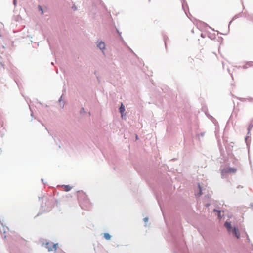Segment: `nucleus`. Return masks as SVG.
<instances>
[{"label":"nucleus","mask_w":253,"mask_h":253,"mask_svg":"<svg viewBox=\"0 0 253 253\" xmlns=\"http://www.w3.org/2000/svg\"><path fill=\"white\" fill-rule=\"evenodd\" d=\"M79 202L82 209L88 210L91 207V203L87 195L83 192H78Z\"/></svg>","instance_id":"1"},{"label":"nucleus","mask_w":253,"mask_h":253,"mask_svg":"<svg viewBox=\"0 0 253 253\" xmlns=\"http://www.w3.org/2000/svg\"><path fill=\"white\" fill-rule=\"evenodd\" d=\"M58 244H53V243L47 242L46 244V248L49 251H55L57 249Z\"/></svg>","instance_id":"2"},{"label":"nucleus","mask_w":253,"mask_h":253,"mask_svg":"<svg viewBox=\"0 0 253 253\" xmlns=\"http://www.w3.org/2000/svg\"><path fill=\"white\" fill-rule=\"evenodd\" d=\"M231 232L237 239H239L240 238V234L238 228L234 227V228H233L232 231Z\"/></svg>","instance_id":"3"},{"label":"nucleus","mask_w":253,"mask_h":253,"mask_svg":"<svg viewBox=\"0 0 253 253\" xmlns=\"http://www.w3.org/2000/svg\"><path fill=\"white\" fill-rule=\"evenodd\" d=\"M224 226L226 227L229 232H231L233 229L232 228L231 224L229 222H226L224 224Z\"/></svg>","instance_id":"4"},{"label":"nucleus","mask_w":253,"mask_h":253,"mask_svg":"<svg viewBox=\"0 0 253 253\" xmlns=\"http://www.w3.org/2000/svg\"><path fill=\"white\" fill-rule=\"evenodd\" d=\"M97 46L98 48H99L101 50L104 49L105 48V43L103 42H100L98 43L97 45Z\"/></svg>","instance_id":"5"},{"label":"nucleus","mask_w":253,"mask_h":253,"mask_svg":"<svg viewBox=\"0 0 253 253\" xmlns=\"http://www.w3.org/2000/svg\"><path fill=\"white\" fill-rule=\"evenodd\" d=\"M253 126V120L251 121L250 123L249 124V125L248 126V134L250 133Z\"/></svg>","instance_id":"6"},{"label":"nucleus","mask_w":253,"mask_h":253,"mask_svg":"<svg viewBox=\"0 0 253 253\" xmlns=\"http://www.w3.org/2000/svg\"><path fill=\"white\" fill-rule=\"evenodd\" d=\"M236 169L234 168H229L227 170L226 172L228 173H235L236 171Z\"/></svg>","instance_id":"7"},{"label":"nucleus","mask_w":253,"mask_h":253,"mask_svg":"<svg viewBox=\"0 0 253 253\" xmlns=\"http://www.w3.org/2000/svg\"><path fill=\"white\" fill-rule=\"evenodd\" d=\"M104 237L106 240H110L111 239L110 235L109 233H107L104 234Z\"/></svg>","instance_id":"8"},{"label":"nucleus","mask_w":253,"mask_h":253,"mask_svg":"<svg viewBox=\"0 0 253 253\" xmlns=\"http://www.w3.org/2000/svg\"><path fill=\"white\" fill-rule=\"evenodd\" d=\"M65 191H69L71 189V187L69 185L64 186Z\"/></svg>","instance_id":"9"},{"label":"nucleus","mask_w":253,"mask_h":253,"mask_svg":"<svg viewBox=\"0 0 253 253\" xmlns=\"http://www.w3.org/2000/svg\"><path fill=\"white\" fill-rule=\"evenodd\" d=\"M120 109V112L122 113L124 111H125V107L123 105V104H122L121 106L119 108Z\"/></svg>","instance_id":"10"},{"label":"nucleus","mask_w":253,"mask_h":253,"mask_svg":"<svg viewBox=\"0 0 253 253\" xmlns=\"http://www.w3.org/2000/svg\"><path fill=\"white\" fill-rule=\"evenodd\" d=\"M213 211H214V212H218V217H219V218H221V215H220V213H221V211H218V210H216V209H214V210H213Z\"/></svg>","instance_id":"11"},{"label":"nucleus","mask_w":253,"mask_h":253,"mask_svg":"<svg viewBox=\"0 0 253 253\" xmlns=\"http://www.w3.org/2000/svg\"><path fill=\"white\" fill-rule=\"evenodd\" d=\"M39 9L41 11V12L42 14L43 13V10H42V7L41 6H39Z\"/></svg>","instance_id":"12"},{"label":"nucleus","mask_w":253,"mask_h":253,"mask_svg":"<svg viewBox=\"0 0 253 253\" xmlns=\"http://www.w3.org/2000/svg\"><path fill=\"white\" fill-rule=\"evenodd\" d=\"M198 186H199V190H200L199 195H200L202 194V193H201V186H200V185L199 184Z\"/></svg>","instance_id":"13"},{"label":"nucleus","mask_w":253,"mask_h":253,"mask_svg":"<svg viewBox=\"0 0 253 253\" xmlns=\"http://www.w3.org/2000/svg\"><path fill=\"white\" fill-rule=\"evenodd\" d=\"M147 220H148V219H147V218H144V221H147Z\"/></svg>","instance_id":"14"}]
</instances>
